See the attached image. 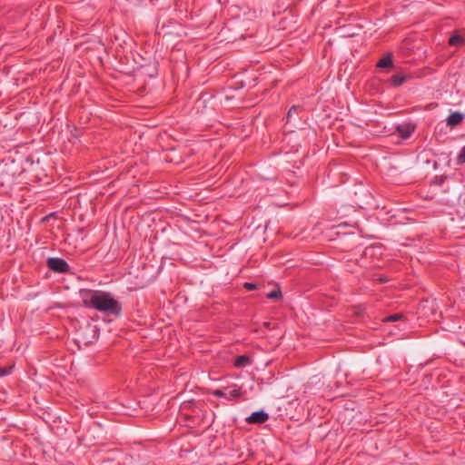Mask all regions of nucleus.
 Returning a JSON list of instances; mask_svg holds the SVG:
<instances>
[{
  "instance_id": "obj_11",
  "label": "nucleus",
  "mask_w": 465,
  "mask_h": 465,
  "mask_svg": "<svg viewBox=\"0 0 465 465\" xmlns=\"http://www.w3.org/2000/svg\"><path fill=\"white\" fill-rule=\"evenodd\" d=\"M282 297V292L280 289H275L267 294V298L271 300L279 299Z\"/></svg>"
},
{
  "instance_id": "obj_1",
  "label": "nucleus",
  "mask_w": 465,
  "mask_h": 465,
  "mask_svg": "<svg viewBox=\"0 0 465 465\" xmlns=\"http://www.w3.org/2000/svg\"><path fill=\"white\" fill-rule=\"evenodd\" d=\"M80 296L83 305L87 308L114 316H119L122 312L121 303L111 292L82 289Z\"/></svg>"
},
{
  "instance_id": "obj_5",
  "label": "nucleus",
  "mask_w": 465,
  "mask_h": 465,
  "mask_svg": "<svg viewBox=\"0 0 465 465\" xmlns=\"http://www.w3.org/2000/svg\"><path fill=\"white\" fill-rule=\"evenodd\" d=\"M463 119L464 115L461 113L454 112L448 116L446 123L447 125L453 127L460 124Z\"/></svg>"
},
{
  "instance_id": "obj_2",
  "label": "nucleus",
  "mask_w": 465,
  "mask_h": 465,
  "mask_svg": "<svg viewBox=\"0 0 465 465\" xmlns=\"http://www.w3.org/2000/svg\"><path fill=\"white\" fill-rule=\"evenodd\" d=\"M47 266L51 271L59 273L67 272L70 270L68 263L62 258H48Z\"/></svg>"
},
{
  "instance_id": "obj_6",
  "label": "nucleus",
  "mask_w": 465,
  "mask_h": 465,
  "mask_svg": "<svg viewBox=\"0 0 465 465\" xmlns=\"http://www.w3.org/2000/svg\"><path fill=\"white\" fill-rule=\"evenodd\" d=\"M392 65L393 61L391 54H387L377 63V67L379 68H390L392 67Z\"/></svg>"
},
{
  "instance_id": "obj_4",
  "label": "nucleus",
  "mask_w": 465,
  "mask_h": 465,
  "mask_svg": "<svg viewBox=\"0 0 465 465\" xmlns=\"http://www.w3.org/2000/svg\"><path fill=\"white\" fill-rule=\"evenodd\" d=\"M225 391H226L225 399L227 401L238 399L242 394V387L237 384H232L231 386L225 387Z\"/></svg>"
},
{
  "instance_id": "obj_12",
  "label": "nucleus",
  "mask_w": 465,
  "mask_h": 465,
  "mask_svg": "<svg viewBox=\"0 0 465 465\" xmlns=\"http://www.w3.org/2000/svg\"><path fill=\"white\" fill-rule=\"evenodd\" d=\"M14 366L0 368V377L7 376L11 373Z\"/></svg>"
},
{
  "instance_id": "obj_14",
  "label": "nucleus",
  "mask_w": 465,
  "mask_h": 465,
  "mask_svg": "<svg viewBox=\"0 0 465 465\" xmlns=\"http://www.w3.org/2000/svg\"><path fill=\"white\" fill-rule=\"evenodd\" d=\"M402 318V315L401 313H395L392 314L387 318L384 319V322H396Z\"/></svg>"
},
{
  "instance_id": "obj_9",
  "label": "nucleus",
  "mask_w": 465,
  "mask_h": 465,
  "mask_svg": "<svg viewBox=\"0 0 465 465\" xmlns=\"http://www.w3.org/2000/svg\"><path fill=\"white\" fill-rule=\"evenodd\" d=\"M301 110L300 106L293 105L290 108V110L287 113V122L290 123L293 120L294 114H297L299 111Z\"/></svg>"
},
{
  "instance_id": "obj_7",
  "label": "nucleus",
  "mask_w": 465,
  "mask_h": 465,
  "mask_svg": "<svg viewBox=\"0 0 465 465\" xmlns=\"http://www.w3.org/2000/svg\"><path fill=\"white\" fill-rule=\"evenodd\" d=\"M251 364V359L247 355H240L234 360V366L236 368H244Z\"/></svg>"
},
{
  "instance_id": "obj_16",
  "label": "nucleus",
  "mask_w": 465,
  "mask_h": 465,
  "mask_svg": "<svg viewBox=\"0 0 465 465\" xmlns=\"http://www.w3.org/2000/svg\"><path fill=\"white\" fill-rule=\"evenodd\" d=\"M465 162V147L462 149L461 153L458 156V163H462Z\"/></svg>"
},
{
  "instance_id": "obj_3",
  "label": "nucleus",
  "mask_w": 465,
  "mask_h": 465,
  "mask_svg": "<svg viewBox=\"0 0 465 465\" xmlns=\"http://www.w3.org/2000/svg\"><path fill=\"white\" fill-rule=\"evenodd\" d=\"M269 419V414L263 411H257L252 412L246 418V421L249 424H262Z\"/></svg>"
},
{
  "instance_id": "obj_8",
  "label": "nucleus",
  "mask_w": 465,
  "mask_h": 465,
  "mask_svg": "<svg viewBox=\"0 0 465 465\" xmlns=\"http://www.w3.org/2000/svg\"><path fill=\"white\" fill-rule=\"evenodd\" d=\"M406 81V76L403 74H394L391 77L390 82L392 86H400Z\"/></svg>"
},
{
  "instance_id": "obj_15",
  "label": "nucleus",
  "mask_w": 465,
  "mask_h": 465,
  "mask_svg": "<svg viewBox=\"0 0 465 465\" xmlns=\"http://www.w3.org/2000/svg\"><path fill=\"white\" fill-rule=\"evenodd\" d=\"M243 287L247 291H253L257 288L256 284L252 282H244Z\"/></svg>"
},
{
  "instance_id": "obj_10",
  "label": "nucleus",
  "mask_w": 465,
  "mask_h": 465,
  "mask_svg": "<svg viewBox=\"0 0 465 465\" xmlns=\"http://www.w3.org/2000/svg\"><path fill=\"white\" fill-rule=\"evenodd\" d=\"M462 42H463V39H462V37H461L460 35H453L450 38V40H449V44H450V45H452V46L459 45H460Z\"/></svg>"
},
{
  "instance_id": "obj_13",
  "label": "nucleus",
  "mask_w": 465,
  "mask_h": 465,
  "mask_svg": "<svg viewBox=\"0 0 465 465\" xmlns=\"http://www.w3.org/2000/svg\"><path fill=\"white\" fill-rule=\"evenodd\" d=\"M213 395L215 397H218V398L225 399V396H226L225 388L213 391Z\"/></svg>"
}]
</instances>
